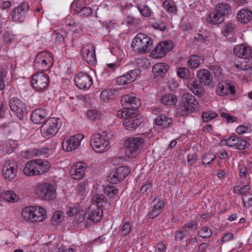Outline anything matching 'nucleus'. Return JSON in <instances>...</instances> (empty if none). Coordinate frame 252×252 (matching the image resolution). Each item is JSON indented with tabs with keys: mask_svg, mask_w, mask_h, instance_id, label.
Segmentation results:
<instances>
[{
	"mask_svg": "<svg viewBox=\"0 0 252 252\" xmlns=\"http://www.w3.org/2000/svg\"><path fill=\"white\" fill-rule=\"evenodd\" d=\"M155 123L161 128L165 129L172 125V119L166 115L161 114L155 119Z\"/></svg>",
	"mask_w": 252,
	"mask_h": 252,
	"instance_id": "393cba45",
	"label": "nucleus"
},
{
	"mask_svg": "<svg viewBox=\"0 0 252 252\" xmlns=\"http://www.w3.org/2000/svg\"><path fill=\"white\" fill-rule=\"evenodd\" d=\"M174 47L173 43L170 40L159 42L152 51L151 55L154 58L158 59L164 57Z\"/></svg>",
	"mask_w": 252,
	"mask_h": 252,
	"instance_id": "1a4fd4ad",
	"label": "nucleus"
},
{
	"mask_svg": "<svg viewBox=\"0 0 252 252\" xmlns=\"http://www.w3.org/2000/svg\"><path fill=\"white\" fill-rule=\"evenodd\" d=\"M121 103L124 109L128 110H136L141 105V102L139 99L135 96L133 94H127L122 97L121 99Z\"/></svg>",
	"mask_w": 252,
	"mask_h": 252,
	"instance_id": "9b49d317",
	"label": "nucleus"
},
{
	"mask_svg": "<svg viewBox=\"0 0 252 252\" xmlns=\"http://www.w3.org/2000/svg\"><path fill=\"white\" fill-rule=\"evenodd\" d=\"M250 130V127L241 125L238 126L236 129V132L239 135H242L249 132Z\"/></svg>",
	"mask_w": 252,
	"mask_h": 252,
	"instance_id": "338daca9",
	"label": "nucleus"
},
{
	"mask_svg": "<svg viewBox=\"0 0 252 252\" xmlns=\"http://www.w3.org/2000/svg\"><path fill=\"white\" fill-rule=\"evenodd\" d=\"M153 41L146 34L139 33L134 38L132 46L135 51L142 53H149L152 48Z\"/></svg>",
	"mask_w": 252,
	"mask_h": 252,
	"instance_id": "20e7f679",
	"label": "nucleus"
},
{
	"mask_svg": "<svg viewBox=\"0 0 252 252\" xmlns=\"http://www.w3.org/2000/svg\"><path fill=\"white\" fill-rule=\"evenodd\" d=\"M63 212L60 211H58L54 213L52 221L54 224L58 225L63 220Z\"/></svg>",
	"mask_w": 252,
	"mask_h": 252,
	"instance_id": "603ef678",
	"label": "nucleus"
},
{
	"mask_svg": "<svg viewBox=\"0 0 252 252\" xmlns=\"http://www.w3.org/2000/svg\"><path fill=\"white\" fill-rule=\"evenodd\" d=\"M222 142L228 147H235L239 150L245 149L248 143L247 141L235 136L229 137L222 141Z\"/></svg>",
	"mask_w": 252,
	"mask_h": 252,
	"instance_id": "dca6fc26",
	"label": "nucleus"
},
{
	"mask_svg": "<svg viewBox=\"0 0 252 252\" xmlns=\"http://www.w3.org/2000/svg\"><path fill=\"white\" fill-rule=\"evenodd\" d=\"M239 170L240 176L241 178H246L247 176L249 174V170L244 165H239Z\"/></svg>",
	"mask_w": 252,
	"mask_h": 252,
	"instance_id": "69168bd1",
	"label": "nucleus"
},
{
	"mask_svg": "<svg viewBox=\"0 0 252 252\" xmlns=\"http://www.w3.org/2000/svg\"><path fill=\"white\" fill-rule=\"evenodd\" d=\"M242 199L246 207L252 206V194L251 192L247 193L246 195H243Z\"/></svg>",
	"mask_w": 252,
	"mask_h": 252,
	"instance_id": "4d7b16f0",
	"label": "nucleus"
},
{
	"mask_svg": "<svg viewBox=\"0 0 252 252\" xmlns=\"http://www.w3.org/2000/svg\"><path fill=\"white\" fill-rule=\"evenodd\" d=\"M141 73L139 69L129 70L126 74L123 75L118 79L117 81L124 85L134 81Z\"/></svg>",
	"mask_w": 252,
	"mask_h": 252,
	"instance_id": "6ab92c4d",
	"label": "nucleus"
},
{
	"mask_svg": "<svg viewBox=\"0 0 252 252\" xmlns=\"http://www.w3.org/2000/svg\"><path fill=\"white\" fill-rule=\"evenodd\" d=\"M34 160L37 164V172H39L38 175L46 173L49 170L51 164L48 161L42 159H35Z\"/></svg>",
	"mask_w": 252,
	"mask_h": 252,
	"instance_id": "2f4dec72",
	"label": "nucleus"
},
{
	"mask_svg": "<svg viewBox=\"0 0 252 252\" xmlns=\"http://www.w3.org/2000/svg\"><path fill=\"white\" fill-rule=\"evenodd\" d=\"M216 11L223 18L224 16L231 13V8L230 6L225 3H219L216 5Z\"/></svg>",
	"mask_w": 252,
	"mask_h": 252,
	"instance_id": "72a5a7b5",
	"label": "nucleus"
},
{
	"mask_svg": "<svg viewBox=\"0 0 252 252\" xmlns=\"http://www.w3.org/2000/svg\"><path fill=\"white\" fill-rule=\"evenodd\" d=\"M169 66L165 63H157L153 67V72L156 75H161L167 71Z\"/></svg>",
	"mask_w": 252,
	"mask_h": 252,
	"instance_id": "e433bc0d",
	"label": "nucleus"
},
{
	"mask_svg": "<svg viewBox=\"0 0 252 252\" xmlns=\"http://www.w3.org/2000/svg\"><path fill=\"white\" fill-rule=\"evenodd\" d=\"M156 201L157 198H155L153 202L154 204L151 206L148 214L149 217L151 219L155 218L159 215L164 206V201L163 200L158 199V201L156 202Z\"/></svg>",
	"mask_w": 252,
	"mask_h": 252,
	"instance_id": "5701e85b",
	"label": "nucleus"
},
{
	"mask_svg": "<svg viewBox=\"0 0 252 252\" xmlns=\"http://www.w3.org/2000/svg\"><path fill=\"white\" fill-rule=\"evenodd\" d=\"M236 68L242 70H247L250 74H252V62L250 61H244L241 63H235Z\"/></svg>",
	"mask_w": 252,
	"mask_h": 252,
	"instance_id": "a19ab883",
	"label": "nucleus"
},
{
	"mask_svg": "<svg viewBox=\"0 0 252 252\" xmlns=\"http://www.w3.org/2000/svg\"><path fill=\"white\" fill-rule=\"evenodd\" d=\"M3 39L6 43H11L17 41L16 35L9 32L4 33Z\"/></svg>",
	"mask_w": 252,
	"mask_h": 252,
	"instance_id": "864d4df0",
	"label": "nucleus"
},
{
	"mask_svg": "<svg viewBox=\"0 0 252 252\" xmlns=\"http://www.w3.org/2000/svg\"><path fill=\"white\" fill-rule=\"evenodd\" d=\"M160 102L166 106H174L177 102V97L175 94H167L161 96Z\"/></svg>",
	"mask_w": 252,
	"mask_h": 252,
	"instance_id": "c756f323",
	"label": "nucleus"
},
{
	"mask_svg": "<svg viewBox=\"0 0 252 252\" xmlns=\"http://www.w3.org/2000/svg\"><path fill=\"white\" fill-rule=\"evenodd\" d=\"M33 89L36 92H42L47 89L49 84V77L43 72L34 74L31 81Z\"/></svg>",
	"mask_w": 252,
	"mask_h": 252,
	"instance_id": "0eeeda50",
	"label": "nucleus"
},
{
	"mask_svg": "<svg viewBox=\"0 0 252 252\" xmlns=\"http://www.w3.org/2000/svg\"><path fill=\"white\" fill-rule=\"evenodd\" d=\"M141 123V121L132 112L130 116L126 117L123 122V125L127 130H133L139 126Z\"/></svg>",
	"mask_w": 252,
	"mask_h": 252,
	"instance_id": "4be33fe9",
	"label": "nucleus"
},
{
	"mask_svg": "<svg viewBox=\"0 0 252 252\" xmlns=\"http://www.w3.org/2000/svg\"><path fill=\"white\" fill-rule=\"evenodd\" d=\"M222 30L224 33L232 34L235 31V26L233 23H227L222 27Z\"/></svg>",
	"mask_w": 252,
	"mask_h": 252,
	"instance_id": "13d9d810",
	"label": "nucleus"
},
{
	"mask_svg": "<svg viewBox=\"0 0 252 252\" xmlns=\"http://www.w3.org/2000/svg\"><path fill=\"white\" fill-rule=\"evenodd\" d=\"M34 206L27 207L21 212V217L26 222H33Z\"/></svg>",
	"mask_w": 252,
	"mask_h": 252,
	"instance_id": "7c9ffc66",
	"label": "nucleus"
},
{
	"mask_svg": "<svg viewBox=\"0 0 252 252\" xmlns=\"http://www.w3.org/2000/svg\"><path fill=\"white\" fill-rule=\"evenodd\" d=\"M37 164L35 160L29 161L27 162L23 169L24 174L28 176L38 175L39 172H37Z\"/></svg>",
	"mask_w": 252,
	"mask_h": 252,
	"instance_id": "bb28decb",
	"label": "nucleus"
},
{
	"mask_svg": "<svg viewBox=\"0 0 252 252\" xmlns=\"http://www.w3.org/2000/svg\"><path fill=\"white\" fill-rule=\"evenodd\" d=\"M181 98V105L177 108V113L180 116H186L195 111L197 103L194 96L189 93H185Z\"/></svg>",
	"mask_w": 252,
	"mask_h": 252,
	"instance_id": "f03ea898",
	"label": "nucleus"
},
{
	"mask_svg": "<svg viewBox=\"0 0 252 252\" xmlns=\"http://www.w3.org/2000/svg\"><path fill=\"white\" fill-rule=\"evenodd\" d=\"M6 72L4 68H0V90H3L5 88L4 79L6 77Z\"/></svg>",
	"mask_w": 252,
	"mask_h": 252,
	"instance_id": "052dcab7",
	"label": "nucleus"
},
{
	"mask_svg": "<svg viewBox=\"0 0 252 252\" xmlns=\"http://www.w3.org/2000/svg\"><path fill=\"white\" fill-rule=\"evenodd\" d=\"M239 21L243 24H247L252 20V11L248 8L241 9L237 14Z\"/></svg>",
	"mask_w": 252,
	"mask_h": 252,
	"instance_id": "a878e982",
	"label": "nucleus"
},
{
	"mask_svg": "<svg viewBox=\"0 0 252 252\" xmlns=\"http://www.w3.org/2000/svg\"><path fill=\"white\" fill-rule=\"evenodd\" d=\"M162 6L169 13H176L177 7L175 2L171 0H166L163 1Z\"/></svg>",
	"mask_w": 252,
	"mask_h": 252,
	"instance_id": "ea45409f",
	"label": "nucleus"
},
{
	"mask_svg": "<svg viewBox=\"0 0 252 252\" xmlns=\"http://www.w3.org/2000/svg\"><path fill=\"white\" fill-rule=\"evenodd\" d=\"M2 198L7 202H13L18 200L16 194L12 190H7L2 193H0V199Z\"/></svg>",
	"mask_w": 252,
	"mask_h": 252,
	"instance_id": "4c0bfd02",
	"label": "nucleus"
},
{
	"mask_svg": "<svg viewBox=\"0 0 252 252\" xmlns=\"http://www.w3.org/2000/svg\"><path fill=\"white\" fill-rule=\"evenodd\" d=\"M73 6L76 12L79 13L85 6L82 0H78L74 2Z\"/></svg>",
	"mask_w": 252,
	"mask_h": 252,
	"instance_id": "e2e57ef3",
	"label": "nucleus"
},
{
	"mask_svg": "<svg viewBox=\"0 0 252 252\" xmlns=\"http://www.w3.org/2000/svg\"><path fill=\"white\" fill-rule=\"evenodd\" d=\"M61 126V121L56 118H49L45 121L41 127L42 136L45 138H50L55 135Z\"/></svg>",
	"mask_w": 252,
	"mask_h": 252,
	"instance_id": "39448f33",
	"label": "nucleus"
},
{
	"mask_svg": "<svg viewBox=\"0 0 252 252\" xmlns=\"http://www.w3.org/2000/svg\"><path fill=\"white\" fill-rule=\"evenodd\" d=\"M214 158L215 156L213 154L205 155L202 157V163L204 165L209 164Z\"/></svg>",
	"mask_w": 252,
	"mask_h": 252,
	"instance_id": "0e129e2a",
	"label": "nucleus"
},
{
	"mask_svg": "<svg viewBox=\"0 0 252 252\" xmlns=\"http://www.w3.org/2000/svg\"><path fill=\"white\" fill-rule=\"evenodd\" d=\"M87 116L91 120H95L100 117V113L96 110H89L87 113Z\"/></svg>",
	"mask_w": 252,
	"mask_h": 252,
	"instance_id": "680f3d73",
	"label": "nucleus"
},
{
	"mask_svg": "<svg viewBox=\"0 0 252 252\" xmlns=\"http://www.w3.org/2000/svg\"><path fill=\"white\" fill-rule=\"evenodd\" d=\"M38 195L43 199L51 200L56 195L54 187L49 183H43L36 187Z\"/></svg>",
	"mask_w": 252,
	"mask_h": 252,
	"instance_id": "6e6552de",
	"label": "nucleus"
},
{
	"mask_svg": "<svg viewBox=\"0 0 252 252\" xmlns=\"http://www.w3.org/2000/svg\"><path fill=\"white\" fill-rule=\"evenodd\" d=\"M117 94V91L115 89H108L103 91L100 95L101 99L104 101L113 99Z\"/></svg>",
	"mask_w": 252,
	"mask_h": 252,
	"instance_id": "58836bf2",
	"label": "nucleus"
},
{
	"mask_svg": "<svg viewBox=\"0 0 252 252\" xmlns=\"http://www.w3.org/2000/svg\"><path fill=\"white\" fill-rule=\"evenodd\" d=\"M48 117V114L45 109H37L32 111L31 119L34 124H40L44 123Z\"/></svg>",
	"mask_w": 252,
	"mask_h": 252,
	"instance_id": "412c9836",
	"label": "nucleus"
},
{
	"mask_svg": "<svg viewBox=\"0 0 252 252\" xmlns=\"http://www.w3.org/2000/svg\"><path fill=\"white\" fill-rule=\"evenodd\" d=\"M203 61V59L201 57L195 55H191L188 60V66L192 69H195Z\"/></svg>",
	"mask_w": 252,
	"mask_h": 252,
	"instance_id": "f704fd0d",
	"label": "nucleus"
},
{
	"mask_svg": "<svg viewBox=\"0 0 252 252\" xmlns=\"http://www.w3.org/2000/svg\"><path fill=\"white\" fill-rule=\"evenodd\" d=\"M83 59L90 64H94L96 61L94 46L92 44L83 45L82 47Z\"/></svg>",
	"mask_w": 252,
	"mask_h": 252,
	"instance_id": "2eb2a0df",
	"label": "nucleus"
},
{
	"mask_svg": "<svg viewBox=\"0 0 252 252\" xmlns=\"http://www.w3.org/2000/svg\"><path fill=\"white\" fill-rule=\"evenodd\" d=\"M47 217L46 211L43 208L34 206L33 210V222L42 221Z\"/></svg>",
	"mask_w": 252,
	"mask_h": 252,
	"instance_id": "c85d7f7f",
	"label": "nucleus"
},
{
	"mask_svg": "<svg viewBox=\"0 0 252 252\" xmlns=\"http://www.w3.org/2000/svg\"><path fill=\"white\" fill-rule=\"evenodd\" d=\"M119 177L115 170L114 172L111 173L107 177V180L112 184H117L120 182L121 179L118 178Z\"/></svg>",
	"mask_w": 252,
	"mask_h": 252,
	"instance_id": "5fc2aeb1",
	"label": "nucleus"
},
{
	"mask_svg": "<svg viewBox=\"0 0 252 252\" xmlns=\"http://www.w3.org/2000/svg\"><path fill=\"white\" fill-rule=\"evenodd\" d=\"M217 116V114L212 111L204 112L202 114V118L204 122L210 121Z\"/></svg>",
	"mask_w": 252,
	"mask_h": 252,
	"instance_id": "8fccbe9b",
	"label": "nucleus"
},
{
	"mask_svg": "<svg viewBox=\"0 0 252 252\" xmlns=\"http://www.w3.org/2000/svg\"><path fill=\"white\" fill-rule=\"evenodd\" d=\"M83 138L84 135L83 134H77L68 139L71 140V142H73V145H74V146H76V148H77L80 145L81 141Z\"/></svg>",
	"mask_w": 252,
	"mask_h": 252,
	"instance_id": "09e8293b",
	"label": "nucleus"
},
{
	"mask_svg": "<svg viewBox=\"0 0 252 252\" xmlns=\"http://www.w3.org/2000/svg\"><path fill=\"white\" fill-rule=\"evenodd\" d=\"M86 168L85 163L78 162L71 167L70 174L73 179L80 180L84 177Z\"/></svg>",
	"mask_w": 252,
	"mask_h": 252,
	"instance_id": "a211bd4d",
	"label": "nucleus"
},
{
	"mask_svg": "<svg viewBox=\"0 0 252 252\" xmlns=\"http://www.w3.org/2000/svg\"><path fill=\"white\" fill-rule=\"evenodd\" d=\"M189 234L190 233L188 229L183 228V230L176 233L175 235V239L176 240L181 241L184 238L188 236Z\"/></svg>",
	"mask_w": 252,
	"mask_h": 252,
	"instance_id": "6e6d98bb",
	"label": "nucleus"
},
{
	"mask_svg": "<svg viewBox=\"0 0 252 252\" xmlns=\"http://www.w3.org/2000/svg\"><path fill=\"white\" fill-rule=\"evenodd\" d=\"M112 136V134L106 131H103L100 133H94L91 138V146L95 152L104 153L110 147V140Z\"/></svg>",
	"mask_w": 252,
	"mask_h": 252,
	"instance_id": "f257e3e1",
	"label": "nucleus"
},
{
	"mask_svg": "<svg viewBox=\"0 0 252 252\" xmlns=\"http://www.w3.org/2000/svg\"><path fill=\"white\" fill-rule=\"evenodd\" d=\"M137 7L140 13L144 17H149L152 14V10L147 5L137 4Z\"/></svg>",
	"mask_w": 252,
	"mask_h": 252,
	"instance_id": "37998d69",
	"label": "nucleus"
},
{
	"mask_svg": "<svg viewBox=\"0 0 252 252\" xmlns=\"http://www.w3.org/2000/svg\"><path fill=\"white\" fill-rule=\"evenodd\" d=\"M2 175L3 177L8 180H12L16 176V170L15 168L10 164L5 165L2 167Z\"/></svg>",
	"mask_w": 252,
	"mask_h": 252,
	"instance_id": "473e14b6",
	"label": "nucleus"
},
{
	"mask_svg": "<svg viewBox=\"0 0 252 252\" xmlns=\"http://www.w3.org/2000/svg\"><path fill=\"white\" fill-rule=\"evenodd\" d=\"M225 83H219L216 88L217 94L221 96L226 95V88L225 87Z\"/></svg>",
	"mask_w": 252,
	"mask_h": 252,
	"instance_id": "bf43d9fd",
	"label": "nucleus"
},
{
	"mask_svg": "<svg viewBox=\"0 0 252 252\" xmlns=\"http://www.w3.org/2000/svg\"><path fill=\"white\" fill-rule=\"evenodd\" d=\"M177 74L182 79H188L190 76V72L186 67H179L178 68Z\"/></svg>",
	"mask_w": 252,
	"mask_h": 252,
	"instance_id": "de8ad7c7",
	"label": "nucleus"
},
{
	"mask_svg": "<svg viewBox=\"0 0 252 252\" xmlns=\"http://www.w3.org/2000/svg\"><path fill=\"white\" fill-rule=\"evenodd\" d=\"M102 214V208L93 205L85 214L83 220L88 223L90 222H97L101 220Z\"/></svg>",
	"mask_w": 252,
	"mask_h": 252,
	"instance_id": "9d476101",
	"label": "nucleus"
},
{
	"mask_svg": "<svg viewBox=\"0 0 252 252\" xmlns=\"http://www.w3.org/2000/svg\"><path fill=\"white\" fill-rule=\"evenodd\" d=\"M152 27L156 30L163 32L166 29V24L161 21H158L153 23L152 24Z\"/></svg>",
	"mask_w": 252,
	"mask_h": 252,
	"instance_id": "3c124183",
	"label": "nucleus"
},
{
	"mask_svg": "<svg viewBox=\"0 0 252 252\" xmlns=\"http://www.w3.org/2000/svg\"><path fill=\"white\" fill-rule=\"evenodd\" d=\"M198 234L203 238H207L212 235V232L208 227L203 226L198 231Z\"/></svg>",
	"mask_w": 252,
	"mask_h": 252,
	"instance_id": "49530a36",
	"label": "nucleus"
},
{
	"mask_svg": "<svg viewBox=\"0 0 252 252\" xmlns=\"http://www.w3.org/2000/svg\"><path fill=\"white\" fill-rule=\"evenodd\" d=\"M9 105L11 111L15 112L20 119L23 117L24 114L26 113L25 105L17 98H11L9 100Z\"/></svg>",
	"mask_w": 252,
	"mask_h": 252,
	"instance_id": "4468645a",
	"label": "nucleus"
},
{
	"mask_svg": "<svg viewBox=\"0 0 252 252\" xmlns=\"http://www.w3.org/2000/svg\"><path fill=\"white\" fill-rule=\"evenodd\" d=\"M74 82L76 86L81 89H88L93 84L92 77L83 72H80L75 76Z\"/></svg>",
	"mask_w": 252,
	"mask_h": 252,
	"instance_id": "f8f14e48",
	"label": "nucleus"
},
{
	"mask_svg": "<svg viewBox=\"0 0 252 252\" xmlns=\"http://www.w3.org/2000/svg\"><path fill=\"white\" fill-rule=\"evenodd\" d=\"M105 193L111 198H114L118 194V191L113 186H107L104 189Z\"/></svg>",
	"mask_w": 252,
	"mask_h": 252,
	"instance_id": "c03bdc74",
	"label": "nucleus"
},
{
	"mask_svg": "<svg viewBox=\"0 0 252 252\" xmlns=\"http://www.w3.org/2000/svg\"><path fill=\"white\" fill-rule=\"evenodd\" d=\"M54 58L49 52L41 51L38 53L33 62L35 70L43 72L51 68L54 63Z\"/></svg>",
	"mask_w": 252,
	"mask_h": 252,
	"instance_id": "7ed1b4c3",
	"label": "nucleus"
},
{
	"mask_svg": "<svg viewBox=\"0 0 252 252\" xmlns=\"http://www.w3.org/2000/svg\"><path fill=\"white\" fill-rule=\"evenodd\" d=\"M73 142L69 139H64L62 142V147L63 150L67 152H70L74 150L77 148L73 145Z\"/></svg>",
	"mask_w": 252,
	"mask_h": 252,
	"instance_id": "a18cd8bd",
	"label": "nucleus"
},
{
	"mask_svg": "<svg viewBox=\"0 0 252 252\" xmlns=\"http://www.w3.org/2000/svg\"><path fill=\"white\" fill-rule=\"evenodd\" d=\"M116 171L119 176L118 178L122 181L129 174L130 170L128 167L123 166L117 168Z\"/></svg>",
	"mask_w": 252,
	"mask_h": 252,
	"instance_id": "79ce46f5",
	"label": "nucleus"
},
{
	"mask_svg": "<svg viewBox=\"0 0 252 252\" xmlns=\"http://www.w3.org/2000/svg\"><path fill=\"white\" fill-rule=\"evenodd\" d=\"M92 200L93 205L100 208L108 209L110 208V203L107 201L106 197L102 193L94 192L92 195Z\"/></svg>",
	"mask_w": 252,
	"mask_h": 252,
	"instance_id": "aec40b11",
	"label": "nucleus"
},
{
	"mask_svg": "<svg viewBox=\"0 0 252 252\" xmlns=\"http://www.w3.org/2000/svg\"><path fill=\"white\" fill-rule=\"evenodd\" d=\"M34 149H29L23 151L21 153L22 157L25 158H30L33 157H35Z\"/></svg>",
	"mask_w": 252,
	"mask_h": 252,
	"instance_id": "774afa93",
	"label": "nucleus"
},
{
	"mask_svg": "<svg viewBox=\"0 0 252 252\" xmlns=\"http://www.w3.org/2000/svg\"><path fill=\"white\" fill-rule=\"evenodd\" d=\"M235 55L239 58L244 59L252 58V49L245 44L237 45L234 48Z\"/></svg>",
	"mask_w": 252,
	"mask_h": 252,
	"instance_id": "f3484780",
	"label": "nucleus"
},
{
	"mask_svg": "<svg viewBox=\"0 0 252 252\" xmlns=\"http://www.w3.org/2000/svg\"><path fill=\"white\" fill-rule=\"evenodd\" d=\"M202 84L198 82L196 80H193L190 84V89L196 96L201 97L204 94L205 90L202 85Z\"/></svg>",
	"mask_w": 252,
	"mask_h": 252,
	"instance_id": "cd10ccee",
	"label": "nucleus"
},
{
	"mask_svg": "<svg viewBox=\"0 0 252 252\" xmlns=\"http://www.w3.org/2000/svg\"><path fill=\"white\" fill-rule=\"evenodd\" d=\"M199 82L205 86L210 85L212 81V76L207 69H201L197 73Z\"/></svg>",
	"mask_w": 252,
	"mask_h": 252,
	"instance_id": "b1692460",
	"label": "nucleus"
},
{
	"mask_svg": "<svg viewBox=\"0 0 252 252\" xmlns=\"http://www.w3.org/2000/svg\"><path fill=\"white\" fill-rule=\"evenodd\" d=\"M29 9L28 3L26 2H22L17 7L13 8L11 15L12 20L22 22L24 21L25 14Z\"/></svg>",
	"mask_w": 252,
	"mask_h": 252,
	"instance_id": "ddd939ff",
	"label": "nucleus"
},
{
	"mask_svg": "<svg viewBox=\"0 0 252 252\" xmlns=\"http://www.w3.org/2000/svg\"><path fill=\"white\" fill-rule=\"evenodd\" d=\"M208 22L216 25L219 24L224 21V18L221 17L218 12L215 10V11L212 12L210 13L209 16L207 18Z\"/></svg>",
	"mask_w": 252,
	"mask_h": 252,
	"instance_id": "c9c22d12",
	"label": "nucleus"
},
{
	"mask_svg": "<svg viewBox=\"0 0 252 252\" xmlns=\"http://www.w3.org/2000/svg\"><path fill=\"white\" fill-rule=\"evenodd\" d=\"M144 143L141 137H130L125 142L126 154L129 158H134L137 155V151L142 148Z\"/></svg>",
	"mask_w": 252,
	"mask_h": 252,
	"instance_id": "423d86ee",
	"label": "nucleus"
}]
</instances>
